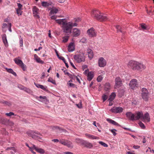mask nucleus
Segmentation results:
<instances>
[{
	"instance_id": "nucleus-1",
	"label": "nucleus",
	"mask_w": 154,
	"mask_h": 154,
	"mask_svg": "<svg viewBox=\"0 0 154 154\" xmlns=\"http://www.w3.org/2000/svg\"><path fill=\"white\" fill-rule=\"evenodd\" d=\"M56 21L58 23L62 25V27L63 32L68 35L71 32L72 27L77 25L76 23H73L72 22L67 23V20L65 19L56 20Z\"/></svg>"
},
{
	"instance_id": "nucleus-2",
	"label": "nucleus",
	"mask_w": 154,
	"mask_h": 154,
	"mask_svg": "<svg viewBox=\"0 0 154 154\" xmlns=\"http://www.w3.org/2000/svg\"><path fill=\"white\" fill-rule=\"evenodd\" d=\"M91 14L92 17L101 21L106 20L107 19L106 16L101 15L100 12L97 10H93L91 12Z\"/></svg>"
},
{
	"instance_id": "nucleus-3",
	"label": "nucleus",
	"mask_w": 154,
	"mask_h": 154,
	"mask_svg": "<svg viewBox=\"0 0 154 154\" xmlns=\"http://www.w3.org/2000/svg\"><path fill=\"white\" fill-rule=\"evenodd\" d=\"M74 58L75 61L78 63L84 62L85 60V56L83 52H80L74 56Z\"/></svg>"
},
{
	"instance_id": "nucleus-4",
	"label": "nucleus",
	"mask_w": 154,
	"mask_h": 154,
	"mask_svg": "<svg viewBox=\"0 0 154 154\" xmlns=\"http://www.w3.org/2000/svg\"><path fill=\"white\" fill-rule=\"evenodd\" d=\"M26 134L29 136L32 137L34 139H41V138L38 136L37 135H41V134L37 131H29L27 132Z\"/></svg>"
},
{
	"instance_id": "nucleus-5",
	"label": "nucleus",
	"mask_w": 154,
	"mask_h": 154,
	"mask_svg": "<svg viewBox=\"0 0 154 154\" xmlns=\"http://www.w3.org/2000/svg\"><path fill=\"white\" fill-rule=\"evenodd\" d=\"M60 143L64 146H66L69 148H72L73 146L71 142L64 139H61L59 140Z\"/></svg>"
},
{
	"instance_id": "nucleus-6",
	"label": "nucleus",
	"mask_w": 154,
	"mask_h": 154,
	"mask_svg": "<svg viewBox=\"0 0 154 154\" xmlns=\"http://www.w3.org/2000/svg\"><path fill=\"white\" fill-rule=\"evenodd\" d=\"M138 62L134 61L131 60L129 62L128 65V66L134 70H137L138 64Z\"/></svg>"
},
{
	"instance_id": "nucleus-7",
	"label": "nucleus",
	"mask_w": 154,
	"mask_h": 154,
	"mask_svg": "<svg viewBox=\"0 0 154 154\" xmlns=\"http://www.w3.org/2000/svg\"><path fill=\"white\" fill-rule=\"evenodd\" d=\"M142 93L141 96L142 98L145 101H147L148 96V90L145 88H143L142 89Z\"/></svg>"
},
{
	"instance_id": "nucleus-8",
	"label": "nucleus",
	"mask_w": 154,
	"mask_h": 154,
	"mask_svg": "<svg viewBox=\"0 0 154 154\" xmlns=\"http://www.w3.org/2000/svg\"><path fill=\"white\" fill-rule=\"evenodd\" d=\"M115 85L114 88L115 89L119 88L121 87L122 84V81L121 79L119 77H116L115 79Z\"/></svg>"
},
{
	"instance_id": "nucleus-9",
	"label": "nucleus",
	"mask_w": 154,
	"mask_h": 154,
	"mask_svg": "<svg viewBox=\"0 0 154 154\" xmlns=\"http://www.w3.org/2000/svg\"><path fill=\"white\" fill-rule=\"evenodd\" d=\"M129 85L131 89H133L134 88L137 87L138 84L137 80L134 79L131 80L130 82Z\"/></svg>"
},
{
	"instance_id": "nucleus-10",
	"label": "nucleus",
	"mask_w": 154,
	"mask_h": 154,
	"mask_svg": "<svg viewBox=\"0 0 154 154\" xmlns=\"http://www.w3.org/2000/svg\"><path fill=\"white\" fill-rule=\"evenodd\" d=\"M123 109L122 107L114 106L111 109L110 111L114 113H120L122 112Z\"/></svg>"
},
{
	"instance_id": "nucleus-11",
	"label": "nucleus",
	"mask_w": 154,
	"mask_h": 154,
	"mask_svg": "<svg viewBox=\"0 0 154 154\" xmlns=\"http://www.w3.org/2000/svg\"><path fill=\"white\" fill-rule=\"evenodd\" d=\"M87 33L90 37H93L96 36V32L93 28H91L88 29L87 31Z\"/></svg>"
},
{
	"instance_id": "nucleus-12",
	"label": "nucleus",
	"mask_w": 154,
	"mask_h": 154,
	"mask_svg": "<svg viewBox=\"0 0 154 154\" xmlns=\"http://www.w3.org/2000/svg\"><path fill=\"white\" fill-rule=\"evenodd\" d=\"M143 116V113L142 112L137 111L134 114V121L139 120Z\"/></svg>"
},
{
	"instance_id": "nucleus-13",
	"label": "nucleus",
	"mask_w": 154,
	"mask_h": 154,
	"mask_svg": "<svg viewBox=\"0 0 154 154\" xmlns=\"http://www.w3.org/2000/svg\"><path fill=\"white\" fill-rule=\"evenodd\" d=\"M106 64L105 60L102 57H100L98 60V65L100 67H104Z\"/></svg>"
},
{
	"instance_id": "nucleus-14",
	"label": "nucleus",
	"mask_w": 154,
	"mask_h": 154,
	"mask_svg": "<svg viewBox=\"0 0 154 154\" xmlns=\"http://www.w3.org/2000/svg\"><path fill=\"white\" fill-rule=\"evenodd\" d=\"M126 115L127 117L129 120L132 121H134V114L133 113L131 112H127L126 113Z\"/></svg>"
},
{
	"instance_id": "nucleus-15",
	"label": "nucleus",
	"mask_w": 154,
	"mask_h": 154,
	"mask_svg": "<svg viewBox=\"0 0 154 154\" xmlns=\"http://www.w3.org/2000/svg\"><path fill=\"white\" fill-rule=\"evenodd\" d=\"M80 30L77 28H75L73 29L72 35L73 37H77L80 35Z\"/></svg>"
},
{
	"instance_id": "nucleus-16",
	"label": "nucleus",
	"mask_w": 154,
	"mask_h": 154,
	"mask_svg": "<svg viewBox=\"0 0 154 154\" xmlns=\"http://www.w3.org/2000/svg\"><path fill=\"white\" fill-rule=\"evenodd\" d=\"M75 45L74 42H71L68 47V50L69 52H71L73 51L75 49Z\"/></svg>"
},
{
	"instance_id": "nucleus-17",
	"label": "nucleus",
	"mask_w": 154,
	"mask_h": 154,
	"mask_svg": "<svg viewBox=\"0 0 154 154\" xmlns=\"http://www.w3.org/2000/svg\"><path fill=\"white\" fill-rule=\"evenodd\" d=\"M38 9L36 7L34 6L32 9L33 14L34 16L38 18H39V17L38 15Z\"/></svg>"
},
{
	"instance_id": "nucleus-18",
	"label": "nucleus",
	"mask_w": 154,
	"mask_h": 154,
	"mask_svg": "<svg viewBox=\"0 0 154 154\" xmlns=\"http://www.w3.org/2000/svg\"><path fill=\"white\" fill-rule=\"evenodd\" d=\"M2 38L3 42L4 44L5 47H7L8 46V44L6 34H4L2 35Z\"/></svg>"
},
{
	"instance_id": "nucleus-19",
	"label": "nucleus",
	"mask_w": 154,
	"mask_h": 154,
	"mask_svg": "<svg viewBox=\"0 0 154 154\" xmlns=\"http://www.w3.org/2000/svg\"><path fill=\"white\" fill-rule=\"evenodd\" d=\"M85 136L87 137L88 138L92 140L97 139L98 140L99 139V137H96L95 136L90 134H85Z\"/></svg>"
},
{
	"instance_id": "nucleus-20",
	"label": "nucleus",
	"mask_w": 154,
	"mask_h": 154,
	"mask_svg": "<svg viewBox=\"0 0 154 154\" xmlns=\"http://www.w3.org/2000/svg\"><path fill=\"white\" fill-rule=\"evenodd\" d=\"M87 52L88 54L89 58L90 59H91L93 58L94 56L92 51L90 49H87Z\"/></svg>"
},
{
	"instance_id": "nucleus-21",
	"label": "nucleus",
	"mask_w": 154,
	"mask_h": 154,
	"mask_svg": "<svg viewBox=\"0 0 154 154\" xmlns=\"http://www.w3.org/2000/svg\"><path fill=\"white\" fill-rule=\"evenodd\" d=\"M138 64L137 70H143L145 69L146 67L144 65L138 62Z\"/></svg>"
},
{
	"instance_id": "nucleus-22",
	"label": "nucleus",
	"mask_w": 154,
	"mask_h": 154,
	"mask_svg": "<svg viewBox=\"0 0 154 154\" xmlns=\"http://www.w3.org/2000/svg\"><path fill=\"white\" fill-rule=\"evenodd\" d=\"M87 79L89 81H91L94 77L93 73L92 72H90L88 73L87 75Z\"/></svg>"
},
{
	"instance_id": "nucleus-23",
	"label": "nucleus",
	"mask_w": 154,
	"mask_h": 154,
	"mask_svg": "<svg viewBox=\"0 0 154 154\" xmlns=\"http://www.w3.org/2000/svg\"><path fill=\"white\" fill-rule=\"evenodd\" d=\"M34 59L35 60L36 62L38 63L41 64H43L44 63V61L41 60L40 58L38 57L36 54H35L34 55Z\"/></svg>"
},
{
	"instance_id": "nucleus-24",
	"label": "nucleus",
	"mask_w": 154,
	"mask_h": 154,
	"mask_svg": "<svg viewBox=\"0 0 154 154\" xmlns=\"http://www.w3.org/2000/svg\"><path fill=\"white\" fill-rule=\"evenodd\" d=\"M36 98L40 101L42 102H45V100H47V97L46 96H40L39 97H37Z\"/></svg>"
},
{
	"instance_id": "nucleus-25",
	"label": "nucleus",
	"mask_w": 154,
	"mask_h": 154,
	"mask_svg": "<svg viewBox=\"0 0 154 154\" xmlns=\"http://www.w3.org/2000/svg\"><path fill=\"white\" fill-rule=\"evenodd\" d=\"M0 122L2 124L7 125L8 122V120L2 118H0Z\"/></svg>"
},
{
	"instance_id": "nucleus-26",
	"label": "nucleus",
	"mask_w": 154,
	"mask_h": 154,
	"mask_svg": "<svg viewBox=\"0 0 154 154\" xmlns=\"http://www.w3.org/2000/svg\"><path fill=\"white\" fill-rule=\"evenodd\" d=\"M106 120L107 122H108L109 123L113 124V125H116V126H119V124L117 123V122L114 121V120L109 118H107L106 119Z\"/></svg>"
},
{
	"instance_id": "nucleus-27",
	"label": "nucleus",
	"mask_w": 154,
	"mask_h": 154,
	"mask_svg": "<svg viewBox=\"0 0 154 154\" xmlns=\"http://www.w3.org/2000/svg\"><path fill=\"white\" fill-rule=\"evenodd\" d=\"M0 103L2 104L5 106H10L11 105V103L10 102L3 100H0Z\"/></svg>"
},
{
	"instance_id": "nucleus-28",
	"label": "nucleus",
	"mask_w": 154,
	"mask_h": 154,
	"mask_svg": "<svg viewBox=\"0 0 154 154\" xmlns=\"http://www.w3.org/2000/svg\"><path fill=\"white\" fill-rule=\"evenodd\" d=\"M141 118L146 120L148 122H149L150 120L149 114L148 113H146L144 116L143 115Z\"/></svg>"
},
{
	"instance_id": "nucleus-29",
	"label": "nucleus",
	"mask_w": 154,
	"mask_h": 154,
	"mask_svg": "<svg viewBox=\"0 0 154 154\" xmlns=\"http://www.w3.org/2000/svg\"><path fill=\"white\" fill-rule=\"evenodd\" d=\"M84 143L83 144H84L85 146L89 148H91L92 147L93 145L91 143L85 141Z\"/></svg>"
},
{
	"instance_id": "nucleus-30",
	"label": "nucleus",
	"mask_w": 154,
	"mask_h": 154,
	"mask_svg": "<svg viewBox=\"0 0 154 154\" xmlns=\"http://www.w3.org/2000/svg\"><path fill=\"white\" fill-rule=\"evenodd\" d=\"M14 61L19 66L23 63L21 60L17 58L14 59Z\"/></svg>"
},
{
	"instance_id": "nucleus-31",
	"label": "nucleus",
	"mask_w": 154,
	"mask_h": 154,
	"mask_svg": "<svg viewBox=\"0 0 154 154\" xmlns=\"http://www.w3.org/2000/svg\"><path fill=\"white\" fill-rule=\"evenodd\" d=\"M75 142L80 144H83L85 143V141L80 139L76 138L75 139Z\"/></svg>"
},
{
	"instance_id": "nucleus-32",
	"label": "nucleus",
	"mask_w": 154,
	"mask_h": 154,
	"mask_svg": "<svg viewBox=\"0 0 154 154\" xmlns=\"http://www.w3.org/2000/svg\"><path fill=\"white\" fill-rule=\"evenodd\" d=\"M116 96V94L115 92H112L109 96V97L108 100H113L115 99Z\"/></svg>"
},
{
	"instance_id": "nucleus-33",
	"label": "nucleus",
	"mask_w": 154,
	"mask_h": 154,
	"mask_svg": "<svg viewBox=\"0 0 154 154\" xmlns=\"http://www.w3.org/2000/svg\"><path fill=\"white\" fill-rule=\"evenodd\" d=\"M58 12V10L56 8H53L50 11V14L51 15L55 14Z\"/></svg>"
},
{
	"instance_id": "nucleus-34",
	"label": "nucleus",
	"mask_w": 154,
	"mask_h": 154,
	"mask_svg": "<svg viewBox=\"0 0 154 154\" xmlns=\"http://www.w3.org/2000/svg\"><path fill=\"white\" fill-rule=\"evenodd\" d=\"M116 27L117 29V31L118 32H119L122 33H123L124 32L122 28H121V27L119 25H116Z\"/></svg>"
},
{
	"instance_id": "nucleus-35",
	"label": "nucleus",
	"mask_w": 154,
	"mask_h": 154,
	"mask_svg": "<svg viewBox=\"0 0 154 154\" xmlns=\"http://www.w3.org/2000/svg\"><path fill=\"white\" fill-rule=\"evenodd\" d=\"M52 129L53 130H57V131H59L61 130L63 131V129H61L59 127L57 126H51Z\"/></svg>"
},
{
	"instance_id": "nucleus-36",
	"label": "nucleus",
	"mask_w": 154,
	"mask_h": 154,
	"mask_svg": "<svg viewBox=\"0 0 154 154\" xmlns=\"http://www.w3.org/2000/svg\"><path fill=\"white\" fill-rule=\"evenodd\" d=\"M6 69L8 72L13 74L15 76H16L17 74L12 69L6 68Z\"/></svg>"
},
{
	"instance_id": "nucleus-37",
	"label": "nucleus",
	"mask_w": 154,
	"mask_h": 154,
	"mask_svg": "<svg viewBox=\"0 0 154 154\" xmlns=\"http://www.w3.org/2000/svg\"><path fill=\"white\" fill-rule=\"evenodd\" d=\"M24 90L26 93L30 94L31 95H32L33 94V91L29 88H25Z\"/></svg>"
},
{
	"instance_id": "nucleus-38",
	"label": "nucleus",
	"mask_w": 154,
	"mask_h": 154,
	"mask_svg": "<svg viewBox=\"0 0 154 154\" xmlns=\"http://www.w3.org/2000/svg\"><path fill=\"white\" fill-rule=\"evenodd\" d=\"M118 95L120 97H121L124 94L125 91L123 90H119L118 91Z\"/></svg>"
},
{
	"instance_id": "nucleus-39",
	"label": "nucleus",
	"mask_w": 154,
	"mask_h": 154,
	"mask_svg": "<svg viewBox=\"0 0 154 154\" xmlns=\"http://www.w3.org/2000/svg\"><path fill=\"white\" fill-rule=\"evenodd\" d=\"M36 151L41 154H43L45 152V151L44 149L41 148H38V147L37 149H36Z\"/></svg>"
},
{
	"instance_id": "nucleus-40",
	"label": "nucleus",
	"mask_w": 154,
	"mask_h": 154,
	"mask_svg": "<svg viewBox=\"0 0 154 154\" xmlns=\"http://www.w3.org/2000/svg\"><path fill=\"white\" fill-rule=\"evenodd\" d=\"M35 86L38 88H40L44 90H46V88L44 86L42 85H40L38 84H35Z\"/></svg>"
},
{
	"instance_id": "nucleus-41",
	"label": "nucleus",
	"mask_w": 154,
	"mask_h": 154,
	"mask_svg": "<svg viewBox=\"0 0 154 154\" xmlns=\"http://www.w3.org/2000/svg\"><path fill=\"white\" fill-rule=\"evenodd\" d=\"M110 88V85L109 83H106L105 85V89L106 91H108Z\"/></svg>"
},
{
	"instance_id": "nucleus-42",
	"label": "nucleus",
	"mask_w": 154,
	"mask_h": 154,
	"mask_svg": "<svg viewBox=\"0 0 154 154\" xmlns=\"http://www.w3.org/2000/svg\"><path fill=\"white\" fill-rule=\"evenodd\" d=\"M69 37V36H66L63 37V38L62 42L64 43L67 42L68 40Z\"/></svg>"
},
{
	"instance_id": "nucleus-43",
	"label": "nucleus",
	"mask_w": 154,
	"mask_h": 154,
	"mask_svg": "<svg viewBox=\"0 0 154 154\" xmlns=\"http://www.w3.org/2000/svg\"><path fill=\"white\" fill-rule=\"evenodd\" d=\"M146 11L147 13L149 15H152L154 14L153 12H154V10L152 11V10H150L149 11L147 9L146 10Z\"/></svg>"
},
{
	"instance_id": "nucleus-44",
	"label": "nucleus",
	"mask_w": 154,
	"mask_h": 154,
	"mask_svg": "<svg viewBox=\"0 0 154 154\" xmlns=\"http://www.w3.org/2000/svg\"><path fill=\"white\" fill-rule=\"evenodd\" d=\"M103 76L102 75H101L98 76L97 79V80L98 82H100L103 79Z\"/></svg>"
},
{
	"instance_id": "nucleus-45",
	"label": "nucleus",
	"mask_w": 154,
	"mask_h": 154,
	"mask_svg": "<svg viewBox=\"0 0 154 154\" xmlns=\"http://www.w3.org/2000/svg\"><path fill=\"white\" fill-rule=\"evenodd\" d=\"M16 11H17V13L19 15H21L22 14V11H21V9L16 8Z\"/></svg>"
},
{
	"instance_id": "nucleus-46",
	"label": "nucleus",
	"mask_w": 154,
	"mask_h": 154,
	"mask_svg": "<svg viewBox=\"0 0 154 154\" xmlns=\"http://www.w3.org/2000/svg\"><path fill=\"white\" fill-rule=\"evenodd\" d=\"M42 5L44 7H48L50 5L49 3L46 2H42Z\"/></svg>"
},
{
	"instance_id": "nucleus-47",
	"label": "nucleus",
	"mask_w": 154,
	"mask_h": 154,
	"mask_svg": "<svg viewBox=\"0 0 154 154\" xmlns=\"http://www.w3.org/2000/svg\"><path fill=\"white\" fill-rule=\"evenodd\" d=\"M23 71L26 70V66L23 63L20 66Z\"/></svg>"
},
{
	"instance_id": "nucleus-48",
	"label": "nucleus",
	"mask_w": 154,
	"mask_h": 154,
	"mask_svg": "<svg viewBox=\"0 0 154 154\" xmlns=\"http://www.w3.org/2000/svg\"><path fill=\"white\" fill-rule=\"evenodd\" d=\"M48 81L49 82L52 83L54 84H55L56 82L55 80H54L52 79L50 77L48 79Z\"/></svg>"
},
{
	"instance_id": "nucleus-49",
	"label": "nucleus",
	"mask_w": 154,
	"mask_h": 154,
	"mask_svg": "<svg viewBox=\"0 0 154 154\" xmlns=\"http://www.w3.org/2000/svg\"><path fill=\"white\" fill-rule=\"evenodd\" d=\"M102 99L103 100V102L105 101L108 98V96L105 94H103L102 96Z\"/></svg>"
},
{
	"instance_id": "nucleus-50",
	"label": "nucleus",
	"mask_w": 154,
	"mask_h": 154,
	"mask_svg": "<svg viewBox=\"0 0 154 154\" xmlns=\"http://www.w3.org/2000/svg\"><path fill=\"white\" fill-rule=\"evenodd\" d=\"M87 42V39L85 38H82L80 40V42L82 43H86Z\"/></svg>"
},
{
	"instance_id": "nucleus-51",
	"label": "nucleus",
	"mask_w": 154,
	"mask_h": 154,
	"mask_svg": "<svg viewBox=\"0 0 154 154\" xmlns=\"http://www.w3.org/2000/svg\"><path fill=\"white\" fill-rule=\"evenodd\" d=\"M99 143L101 145L103 146L104 147H106L108 146V145L106 144L103 142L102 141H99Z\"/></svg>"
},
{
	"instance_id": "nucleus-52",
	"label": "nucleus",
	"mask_w": 154,
	"mask_h": 154,
	"mask_svg": "<svg viewBox=\"0 0 154 154\" xmlns=\"http://www.w3.org/2000/svg\"><path fill=\"white\" fill-rule=\"evenodd\" d=\"M140 26L142 29L143 30L146 29H147V27L144 24L142 23L141 24Z\"/></svg>"
},
{
	"instance_id": "nucleus-53",
	"label": "nucleus",
	"mask_w": 154,
	"mask_h": 154,
	"mask_svg": "<svg viewBox=\"0 0 154 154\" xmlns=\"http://www.w3.org/2000/svg\"><path fill=\"white\" fill-rule=\"evenodd\" d=\"M139 125L140 126V127L144 129L145 128V126H144V124L141 122H140L139 123Z\"/></svg>"
},
{
	"instance_id": "nucleus-54",
	"label": "nucleus",
	"mask_w": 154,
	"mask_h": 154,
	"mask_svg": "<svg viewBox=\"0 0 154 154\" xmlns=\"http://www.w3.org/2000/svg\"><path fill=\"white\" fill-rule=\"evenodd\" d=\"M5 115L8 116H13L14 115V113L13 112H10L9 113H6Z\"/></svg>"
},
{
	"instance_id": "nucleus-55",
	"label": "nucleus",
	"mask_w": 154,
	"mask_h": 154,
	"mask_svg": "<svg viewBox=\"0 0 154 154\" xmlns=\"http://www.w3.org/2000/svg\"><path fill=\"white\" fill-rule=\"evenodd\" d=\"M77 76L73 74H71L70 75V78L73 79H75Z\"/></svg>"
},
{
	"instance_id": "nucleus-56",
	"label": "nucleus",
	"mask_w": 154,
	"mask_h": 154,
	"mask_svg": "<svg viewBox=\"0 0 154 154\" xmlns=\"http://www.w3.org/2000/svg\"><path fill=\"white\" fill-rule=\"evenodd\" d=\"M110 131L112 133L114 136H115L116 135V134L115 132V131H116V130L115 129H111L110 130Z\"/></svg>"
},
{
	"instance_id": "nucleus-57",
	"label": "nucleus",
	"mask_w": 154,
	"mask_h": 154,
	"mask_svg": "<svg viewBox=\"0 0 154 154\" xmlns=\"http://www.w3.org/2000/svg\"><path fill=\"white\" fill-rule=\"evenodd\" d=\"M14 125V123L13 122L11 121H10L8 120V123L7 125H10V126H12Z\"/></svg>"
},
{
	"instance_id": "nucleus-58",
	"label": "nucleus",
	"mask_w": 154,
	"mask_h": 154,
	"mask_svg": "<svg viewBox=\"0 0 154 154\" xmlns=\"http://www.w3.org/2000/svg\"><path fill=\"white\" fill-rule=\"evenodd\" d=\"M57 56H58L59 58L61 60H62L64 62H65L66 61L65 59L63 57H59V55L58 54H57Z\"/></svg>"
},
{
	"instance_id": "nucleus-59",
	"label": "nucleus",
	"mask_w": 154,
	"mask_h": 154,
	"mask_svg": "<svg viewBox=\"0 0 154 154\" xmlns=\"http://www.w3.org/2000/svg\"><path fill=\"white\" fill-rule=\"evenodd\" d=\"M20 47H22L23 45V40L22 38L20 40Z\"/></svg>"
},
{
	"instance_id": "nucleus-60",
	"label": "nucleus",
	"mask_w": 154,
	"mask_h": 154,
	"mask_svg": "<svg viewBox=\"0 0 154 154\" xmlns=\"http://www.w3.org/2000/svg\"><path fill=\"white\" fill-rule=\"evenodd\" d=\"M18 87L21 90H24V88L25 87H24L23 86L21 85H18Z\"/></svg>"
},
{
	"instance_id": "nucleus-61",
	"label": "nucleus",
	"mask_w": 154,
	"mask_h": 154,
	"mask_svg": "<svg viewBox=\"0 0 154 154\" xmlns=\"http://www.w3.org/2000/svg\"><path fill=\"white\" fill-rule=\"evenodd\" d=\"M17 6H18V8L17 9H22V5L20 3H17Z\"/></svg>"
},
{
	"instance_id": "nucleus-62",
	"label": "nucleus",
	"mask_w": 154,
	"mask_h": 154,
	"mask_svg": "<svg viewBox=\"0 0 154 154\" xmlns=\"http://www.w3.org/2000/svg\"><path fill=\"white\" fill-rule=\"evenodd\" d=\"M67 84L70 87H74L75 85L73 83H68Z\"/></svg>"
},
{
	"instance_id": "nucleus-63",
	"label": "nucleus",
	"mask_w": 154,
	"mask_h": 154,
	"mask_svg": "<svg viewBox=\"0 0 154 154\" xmlns=\"http://www.w3.org/2000/svg\"><path fill=\"white\" fill-rule=\"evenodd\" d=\"M109 100V106H111L113 104V100Z\"/></svg>"
},
{
	"instance_id": "nucleus-64",
	"label": "nucleus",
	"mask_w": 154,
	"mask_h": 154,
	"mask_svg": "<svg viewBox=\"0 0 154 154\" xmlns=\"http://www.w3.org/2000/svg\"><path fill=\"white\" fill-rule=\"evenodd\" d=\"M8 26H9L8 30L10 32H11V23H9Z\"/></svg>"
}]
</instances>
